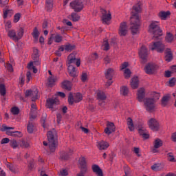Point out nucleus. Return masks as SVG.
Instances as JSON below:
<instances>
[{"label": "nucleus", "mask_w": 176, "mask_h": 176, "mask_svg": "<svg viewBox=\"0 0 176 176\" xmlns=\"http://www.w3.org/2000/svg\"><path fill=\"white\" fill-rule=\"evenodd\" d=\"M116 128L115 127V124L113 122H108L107 124V127L104 129L105 134L107 135H111V133H115Z\"/></svg>", "instance_id": "nucleus-14"}, {"label": "nucleus", "mask_w": 176, "mask_h": 176, "mask_svg": "<svg viewBox=\"0 0 176 176\" xmlns=\"http://www.w3.org/2000/svg\"><path fill=\"white\" fill-rule=\"evenodd\" d=\"M34 164L33 161H30L28 164L29 170H32V168H34Z\"/></svg>", "instance_id": "nucleus-64"}, {"label": "nucleus", "mask_w": 176, "mask_h": 176, "mask_svg": "<svg viewBox=\"0 0 176 176\" xmlns=\"http://www.w3.org/2000/svg\"><path fill=\"white\" fill-rule=\"evenodd\" d=\"M62 89H65V90L70 91L71 89H72V83L69 80L63 81L62 82Z\"/></svg>", "instance_id": "nucleus-24"}, {"label": "nucleus", "mask_w": 176, "mask_h": 176, "mask_svg": "<svg viewBox=\"0 0 176 176\" xmlns=\"http://www.w3.org/2000/svg\"><path fill=\"white\" fill-rule=\"evenodd\" d=\"M160 146H163V141L160 139H156L154 142V148L157 149V148H160Z\"/></svg>", "instance_id": "nucleus-40"}, {"label": "nucleus", "mask_w": 176, "mask_h": 176, "mask_svg": "<svg viewBox=\"0 0 176 176\" xmlns=\"http://www.w3.org/2000/svg\"><path fill=\"white\" fill-rule=\"evenodd\" d=\"M126 123L130 131H134V124L133 123V119H131V118H128L126 119Z\"/></svg>", "instance_id": "nucleus-33"}, {"label": "nucleus", "mask_w": 176, "mask_h": 176, "mask_svg": "<svg viewBox=\"0 0 176 176\" xmlns=\"http://www.w3.org/2000/svg\"><path fill=\"white\" fill-rule=\"evenodd\" d=\"M53 40H54V34H51V36L48 38V45H52Z\"/></svg>", "instance_id": "nucleus-63"}, {"label": "nucleus", "mask_w": 176, "mask_h": 176, "mask_svg": "<svg viewBox=\"0 0 176 176\" xmlns=\"http://www.w3.org/2000/svg\"><path fill=\"white\" fill-rule=\"evenodd\" d=\"M175 82H176L175 78H172L170 80H169V85L170 87L175 86Z\"/></svg>", "instance_id": "nucleus-59"}, {"label": "nucleus", "mask_w": 176, "mask_h": 176, "mask_svg": "<svg viewBox=\"0 0 176 176\" xmlns=\"http://www.w3.org/2000/svg\"><path fill=\"white\" fill-rule=\"evenodd\" d=\"M70 16L72 17V21L76 22V21H79V20H80V16H79V14H78L76 12L72 13Z\"/></svg>", "instance_id": "nucleus-42"}, {"label": "nucleus", "mask_w": 176, "mask_h": 176, "mask_svg": "<svg viewBox=\"0 0 176 176\" xmlns=\"http://www.w3.org/2000/svg\"><path fill=\"white\" fill-rule=\"evenodd\" d=\"M160 98V94L155 93L154 98H146L144 100V107L146 111L148 112H153L155 111V108L156 107V100Z\"/></svg>", "instance_id": "nucleus-4"}, {"label": "nucleus", "mask_w": 176, "mask_h": 176, "mask_svg": "<svg viewBox=\"0 0 176 176\" xmlns=\"http://www.w3.org/2000/svg\"><path fill=\"white\" fill-rule=\"evenodd\" d=\"M103 46V50L106 52H107V50H109V43L107 41L104 42Z\"/></svg>", "instance_id": "nucleus-57"}, {"label": "nucleus", "mask_w": 176, "mask_h": 176, "mask_svg": "<svg viewBox=\"0 0 176 176\" xmlns=\"http://www.w3.org/2000/svg\"><path fill=\"white\" fill-rule=\"evenodd\" d=\"M82 100H83V96L81 95L80 93L76 94L74 96V95H72V94H69L68 102L69 105H73L74 102H76V104L78 102H80Z\"/></svg>", "instance_id": "nucleus-7"}, {"label": "nucleus", "mask_w": 176, "mask_h": 176, "mask_svg": "<svg viewBox=\"0 0 176 176\" xmlns=\"http://www.w3.org/2000/svg\"><path fill=\"white\" fill-rule=\"evenodd\" d=\"M133 10L131 12V31L133 35L138 34V30H140V16L138 13L141 12V6L140 5H135L133 7Z\"/></svg>", "instance_id": "nucleus-1"}, {"label": "nucleus", "mask_w": 176, "mask_h": 176, "mask_svg": "<svg viewBox=\"0 0 176 176\" xmlns=\"http://www.w3.org/2000/svg\"><path fill=\"white\" fill-rule=\"evenodd\" d=\"M11 112L13 115H19V113H20V109L19 107H12L11 109Z\"/></svg>", "instance_id": "nucleus-52"}, {"label": "nucleus", "mask_w": 176, "mask_h": 176, "mask_svg": "<svg viewBox=\"0 0 176 176\" xmlns=\"http://www.w3.org/2000/svg\"><path fill=\"white\" fill-rule=\"evenodd\" d=\"M92 171L96 174V175L98 176H104V174L102 173V169H101V168L99 167L98 165L97 164H94L92 165Z\"/></svg>", "instance_id": "nucleus-20"}, {"label": "nucleus", "mask_w": 176, "mask_h": 176, "mask_svg": "<svg viewBox=\"0 0 176 176\" xmlns=\"http://www.w3.org/2000/svg\"><path fill=\"white\" fill-rule=\"evenodd\" d=\"M97 97H98V100H100V101H104L107 100V95H105V93L101 91H99L97 93Z\"/></svg>", "instance_id": "nucleus-34"}, {"label": "nucleus", "mask_w": 176, "mask_h": 176, "mask_svg": "<svg viewBox=\"0 0 176 176\" xmlns=\"http://www.w3.org/2000/svg\"><path fill=\"white\" fill-rule=\"evenodd\" d=\"M166 42L171 43L174 41V36L171 33H168L165 37Z\"/></svg>", "instance_id": "nucleus-43"}, {"label": "nucleus", "mask_w": 176, "mask_h": 176, "mask_svg": "<svg viewBox=\"0 0 176 176\" xmlns=\"http://www.w3.org/2000/svg\"><path fill=\"white\" fill-rule=\"evenodd\" d=\"M21 148H30V143L25 140H22L20 143Z\"/></svg>", "instance_id": "nucleus-48"}, {"label": "nucleus", "mask_w": 176, "mask_h": 176, "mask_svg": "<svg viewBox=\"0 0 176 176\" xmlns=\"http://www.w3.org/2000/svg\"><path fill=\"white\" fill-rule=\"evenodd\" d=\"M60 100L57 98H52L47 100V107L50 109H53L54 105H58Z\"/></svg>", "instance_id": "nucleus-16"}, {"label": "nucleus", "mask_w": 176, "mask_h": 176, "mask_svg": "<svg viewBox=\"0 0 176 176\" xmlns=\"http://www.w3.org/2000/svg\"><path fill=\"white\" fill-rule=\"evenodd\" d=\"M150 49L151 50H157L158 53H163V52H164L165 46L162 42L157 41L153 43V44L150 45Z\"/></svg>", "instance_id": "nucleus-8"}, {"label": "nucleus", "mask_w": 176, "mask_h": 176, "mask_svg": "<svg viewBox=\"0 0 176 176\" xmlns=\"http://www.w3.org/2000/svg\"><path fill=\"white\" fill-rule=\"evenodd\" d=\"M8 16L12 17L13 16V10L9 9L3 10V19H7Z\"/></svg>", "instance_id": "nucleus-35"}, {"label": "nucleus", "mask_w": 176, "mask_h": 176, "mask_svg": "<svg viewBox=\"0 0 176 176\" xmlns=\"http://www.w3.org/2000/svg\"><path fill=\"white\" fill-rule=\"evenodd\" d=\"M97 146L100 151L108 149V147L109 146V144L105 141H100L97 142Z\"/></svg>", "instance_id": "nucleus-22"}, {"label": "nucleus", "mask_w": 176, "mask_h": 176, "mask_svg": "<svg viewBox=\"0 0 176 176\" xmlns=\"http://www.w3.org/2000/svg\"><path fill=\"white\" fill-rule=\"evenodd\" d=\"M139 56L143 61L146 60V57H148V50L146 49V47L144 45L142 46L139 51Z\"/></svg>", "instance_id": "nucleus-18"}, {"label": "nucleus", "mask_w": 176, "mask_h": 176, "mask_svg": "<svg viewBox=\"0 0 176 176\" xmlns=\"http://www.w3.org/2000/svg\"><path fill=\"white\" fill-rule=\"evenodd\" d=\"M131 87L133 89H138V77H134L132 78Z\"/></svg>", "instance_id": "nucleus-32"}, {"label": "nucleus", "mask_w": 176, "mask_h": 176, "mask_svg": "<svg viewBox=\"0 0 176 176\" xmlns=\"http://www.w3.org/2000/svg\"><path fill=\"white\" fill-rule=\"evenodd\" d=\"M54 83H56V78H54V77H52L50 76L48 78V85L50 87H52V86H54Z\"/></svg>", "instance_id": "nucleus-49"}, {"label": "nucleus", "mask_w": 176, "mask_h": 176, "mask_svg": "<svg viewBox=\"0 0 176 176\" xmlns=\"http://www.w3.org/2000/svg\"><path fill=\"white\" fill-rule=\"evenodd\" d=\"M7 168H9L10 171L13 173L14 174H16V173H19V168L17 167V166L13 165L12 164H8Z\"/></svg>", "instance_id": "nucleus-27"}, {"label": "nucleus", "mask_w": 176, "mask_h": 176, "mask_svg": "<svg viewBox=\"0 0 176 176\" xmlns=\"http://www.w3.org/2000/svg\"><path fill=\"white\" fill-rule=\"evenodd\" d=\"M120 93L122 96H127V94H129V88L126 86L121 87Z\"/></svg>", "instance_id": "nucleus-46"}, {"label": "nucleus", "mask_w": 176, "mask_h": 176, "mask_svg": "<svg viewBox=\"0 0 176 176\" xmlns=\"http://www.w3.org/2000/svg\"><path fill=\"white\" fill-rule=\"evenodd\" d=\"M145 98V89L140 88L138 90V100L140 102H142Z\"/></svg>", "instance_id": "nucleus-21"}, {"label": "nucleus", "mask_w": 176, "mask_h": 176, "mask_svg": "<svg viewBox=\"0 0 176 176\" xmlns=\"http://www.w3.org/2000/svg\"><path fill=\"white\" fill-rule=\"evenodd\" d=\"M81 80H82V82H86V80H87V73L82 74Z\"/></svg>", "instance_id": "nucleus-61"}, {"label": "nucleus", "mask_w": 176, "mask_h": 176, "mask_svg": "<svg viewBox=\"0 0 176 176\" xmlns=\"http://www.w3.org/2000/svg\"><path fill=\"white\" fill-rule=\"evenodd\" d=\"M10 146H12V148H13V149H16V148L19 147V144H17V141H16L15 140H11L10 142Z\"/></svg>", "instance_id": "nucleus-50"}, {"label": "nucleus", "mask_w": 176, "mask_h": 176, "mask_svg": "<svg viewBox=\"0 0 176 176\" xmlns=\"http://www.w3.org/2000/svg\"><path fill=\"white\" fill-rule=\"evenodd\" d=\"M0 94L1 96H6V87L3 84L0 85Z\"/></svg>", "instance_id": "nucleus-47"}, {"label": "nucleus", "mask_w": 176, "mask_h": 176, "mask_svg": "<svg viewBox=\"0 0 176 176\" xmlns=\"http://www.w3.org/2000/svg\"><path fill=\"white\" fill-rule=\"evenodd\" d=\"M39 30H38V28L35 27L33 29V32L32 33V35L34 38V39H35V41H38V38H39Z\"/></svg>", "instance_id": "nucleus-36"}, {"label": "nucleus", "mask_w": 176, "mask_h": 176, "mask_svg": "<svg viewBox=\"0 0 176 176\" xmlns=\"http://www.w3.org/2000/svg\"><path fill=\"white\" fill-rule=\"evenodd\" d=\"M164 168V165L162 163L155 164L151 166V169L153 171H160V170H163Z\"/></svg>", "instance_id": "nucleus-28"}, {"label": "nucleus", "mask_w": 176, "mask_h": 176, "mask_svg": "<svg viewBox=\"0 0 176 176\" xmlns=\"http://www.w3.org/2000/svg\"><path fill=\"white\" fill-rule=\"evenodd\" d=\"M68 67V71L70 76H72L73 78H76L78 76V74L76 73V68L74 67L72 65H67Z\"/></svg>", "instance_id": "nucleus-23"}, {"label": "nucleus", "mask_w": 176, "mask_h": 176, "mask_svg": "<svg viewBox=\"0 0 176 176\" xmlns=\"http://www.w3.org/2000/svg\"><path fill=\"white\" fill-rule=\"evenodd\" d=\"M68 62L67 65H72V64H76L77 67H80V59H77L75 54H70L68 57Z\"/></svg>", "instance_id": "nucleus-10"}, {"label": "nucleus", "mask_w": 176, "mask_h": 176, "mask_svg": "<svg viewBox=\"0 0 176 176\" xmlns=\"http://www.w3.org/2000/svg\"><path fill=\"white\" fill-rule=\"evenodd\" d=\"M47 12H52L53 9V0H46Z\"/></svg>", "instance_id": "nucleus-37"}, {"label": "nucleus", "mask_w": 176, "mask_h": 176, "mask_svg": "<svg viewBox=\"0 0 176 176\" xmlns=\"http://www.w3.org/2000/svg\"><path fill=\"white\" fill-rule=\"evenodd\" d=\"M170 14H171L170 11H167V12L162 11L158 14V16L161 19V20H166V19H167V17H168Z\"/></svg>", "instance_id": "nucleus-29"}, {"label": "nucleus", "mask_w": 176, "mask_h": 176, "mask_svg": "<svg viewBox=\"0 0 176 176\" xmlns=\"http://www.w3.org/2000/svg\"><path fill=\"white\" fill-rule=\"evenodd\" d=\"M138 131H139L140 135H143L147 132L146 129L144 126V124H142L141 125H138Z\"/></svg>", "instance_id": "nucleus-39"}, {"label": "nucleus", "mask_w": 176, "mask_h": 176, "mask_svg": "<svg viewBox=\"0 0 176 176\" xmlns=\"http://www.w3.org/2000/svg\"><path fill=\"white\" fill-rule=\"evenodd\" d=\"M27 130L30 134H32V133H34V124H32V122L28 123Z\"/></svg>", "instance_id": "nucleus-45"}, {"label": "nucleus", "mask_w": 176, "mask_h": 176, "mask_svg": "<svg viewBox=\"0 0 176 176\" xmlns=\"http://www.w3.org/2000/svg\"><path fill=\"white\" fill-rule=\"evenodd\" d=\"M72 155V151L69 150L68 153L67 152H63L60 155V159L61 160H68L69 159V156Z\"/></svg>", "instance_id": "nucleus-26"}, {"label": "nucleus", "mask_w": 176, "mask_h": 176, "mask_svg": "<svg viewBox=\"0 0 176 176\" xmlns=\"http://www.w3.org/2000/svg\"><path fill=\"white\" fill-rule=\"evenodd\" d=\"M168 101H170V96H164L161 100L162 107H167L168 104Z\"/></svg>", "instance_id": "nucleus-30"}, {"label": "nucleus", "mask_w": 176, "mask_h": 176, "mask_svg": "<svg viewBox=\"0 0 176 176\" xmlns=\"http://www.w3.org/2000/svg\"><path fill=\"white\" fill-rule=\"evenodd\" d=\"M14 128L13 127H8L6 125H2V127L1 129V131H6V130H13Z\"/></svg>", "instance_id": "nucleus-60"}, {"label": "nucleus", "mask_w": 176, "mask_h": 176, "mask_svg": "<svg viewBox=\"0 0 176 176\" xmlns=\"http://www.w3.org/2000/svg\"><path fill=\"white\" fill-rule=\"evenodd\" d=\"M125 74V78L127 79L130 78V75H131V71H130V69H126L124 71Z\"/></svg>", "instance_id": "nucleus-56"}, {"label": "nucleus", "mask_w": 176, "mask_h": 176, "mask_svg": "<svg viewBox=\"0 0 176 176\" xmlns=\"http://www.w3.org/2000/svg\"><path fill=\"white\" fill-rule=\"evenodd\" d=\"M165 60L167 61V63H170V61L173 60V52H171L170 49L167 50L165 55Z\"/></svg>", "instance_id": "nucleus-31"}, {"label": "nucleus", "mask_w": 176, "mask_h": 176, "mask_svg": "<svg viewBox=\"0 0 176 176\" xmlns=\"http://www.w3.org/2000/svg\"><path fill=\"white\" fill-rule=\"evenodd\" d=\"M47 138L50 152L52 153L56 152L58 140L57 131L56 129H53L52 131H49L47 133Z\"/></svg>", "instance_id": "nucleus-2"}, {"label": "nucleus", "mask_w": 176, "mask_h": 176, "mask_svg": "<svg viewBox=\"0 0 176 176\" xmlns=\"http://www.w3.org/2000/svg\"><path fill=\"white\" fill-rule=\"evenodd\" d=\"M78 164L81 168L80 173L77 174V176H85V174L87 173V164L86 162V158L81 157L78 160Z\"/></svg>", "instance_id": "nucleus-6"}, {"label": "nucleus", "mask_w": 176, "mask_h": 176, "mask_svg": "<svg viewBox=\"0 0 176 176\" xmlns=\"http://www.w3.org/2000/svg\"><path fill=\"white\" fill-rule=\"evenodd\" d=\"M54 41L56 43H60L63 42V37L60 34H56L54 36Z\"/></svg>", "instance_id": "nucleus-44"}, {"label": "nucleus", "mask_w": 176, "mask_h": 176, "mask_svg": "<svg viewBox=\"0 0 176 176\" xmlns=\"http://www.w3.org/2000/svg\"><path fill=\"white\" fill-rule=\"evenodd\" d=\"M157 66L153 63H148L144 67V71L146 74L148 75H152V74H155V71H156Z\"/></svg>", "instance_id": "nucleus-15"}, {"label": "nucleus", "mask_w": 176, "mask_h": 176, "mask_svg": "<svg viewBox=\"0 0 176 176\" xmlns=\"http://www.w3.org/2000/svg\"><path fill=\"white\" fill-rule=\"evenodd\" d=\"M120 36H126L127 35V24L126 22L121 23L119 30Z\"/></svg>", "instance_id": "nucleus-19"}, {"label": "nucleus", "mask_w": 176, "mask_h": 176, "mask_svg": "<svg viewBox=\"0 0 176 176\" xmlns=\"http://www.w3.org/2000/svg\"><path fill=\"white\" fill-rule=\"evenodd\" d=\"M148 124L149 129H151V130H153V131H158L159 128L160 127L159 122H157V120H156V119L155 118L150 119L148 120Z\"/></svg>", "instance_id": "nucleus-11"}, {"label": "nucleus", "mask_w": 176, "mask_h": 176, "mask_svg": "<svg viewBox=\"0 0 176 176\" xmlns=\"http://www.w3.org/2000/svg\"><path fill=\"white\" fill-rule=\"evenodd\" d=\"M104 75L106 79H112L115 75V72L113 71V69L109 68L107 70H106Z\"/></svg>", "instance_id": "nucleus-25"}, {"label": "nucleus", "mask_w": 176, "mask_h": 176, "mask_svg": "<svg viewBox=\"0 0 176 176\" xmlns=\"http://www.w3.org/2000/svg\"><path fill=\"white\" fill-rule=\"evenodd\" d=\"M59 175L61 176H67L68 175V170L67 169H62L60 170Z\"/></svg>", "instance_id": "nucleus-54"}, {"label": "nucleus", "mask_w": 176, "mask_h": 176, "mask_svg": "<svg viewBox=\"0 0 176 176\" xmlns=\"http://www.w3.org/2000/svg\"><path fill=\"white\" fill-rule=\"evenodd\" d=\"M20 17H21V15L19 13L16 14L14 16V22L19 23V21L20 20Z\"/></svg>", "instance_id": "nucleus-55"}, {"label": "nucleus", "mask_w": 176, "mask_h": 176, "mask_svg": "<svg viewBox=\"0 0 176 176\" xmlns=\"http://www.w3.org/2000/svg\"><path fill=\"white\" fill-rule=\"evenodd\" d=\"M23 35H24V29L23 28H20L17 33L14 30H9L8 31V36L14 41V42H19L21 38H23Z\"/></svg>", "instance_id": "nucleus-5"}, {"label": "nucleus", "mask_w": 176, "mask_h": 176, "mask_svg": "<svg viewBox=\"0 0 176 176\" xmlns=\"http://www.w3.org/2000/svg\"><path fill=\"white\" fill-rule=\"evenodd\" d=\"M148 32L153 35V39H160V36L163 35V31L160 28L159 21H152L148 25Z\"/></svg>", "instance_id": "nucleus-3"}, {"label": "nucleus", "mask_w": 176, "mask_h": 176, "mask_svg": "<svg viewBox=\"0 0 176 176\" xmlns=\"http://www.w3.org/2000/svg\"><path fill=\"white\" fill-rule=\"evenodd\" d=\"M167 157L169 162H175V158L174 157V154H173V153H167Z\"/></svg>", "instance_id": "nucleus-51"}, {"label": "nucleus", "mask_w": 176, "mask_h": 176, "mask_svg": "<svg viewBox=\"0 0 176 176\" xmlns=\"http://www.w3.org/2000/svg\"><path fill=\"white\" fill-rule=\"evenodd\" d=\"M25 97H31L32 101H36L38 100V91L26 90Z\"/></svg>", "instance_id": "nucleus-17"}, {"label": "nucleus", "mask_w": 176, "mask_h": 176, "mask_svg": "<svg viewBox=\"0 0 176 176\" xmlns=\"http://www.w3.org/2000/svg\"><path fill=\"white\" fill-rule=\"evenodd\" d=\"M70 7L74 10V12L79 13L83 10V3L79 0H75L70 3Z\"/></svg>", "instance_id": "nucleus-9"}, {"label": "nucleus", "mask_w": 176, "mask_h": 176, "mask_svg": "<svg viewBox=\"0 0 176 176\" xmlns=\"http://www.w3.org/2000/svg\"><path fill=\"white\" fill-rule=\"evenodd\" d=\"M10 142V140L8 138H3L1 141V144H9V142Z\"/></svg>", "instance_id": "nucleus-62"}, {"label": "nucleus", "mask_w": 176, "mask_h": 176, "mask_svg": "<svg viewBox=\"0 0 176 176\" xmlns=\"http://www.w3.org/2000/svg\"><path fill=\"white\" fill-rule=\"evenodd\" d=\"M75 45H71L69 43L65 45V49L66 52H72V50H75Z\"/></svg>", "instance_id": "nucleus-41"}, {"label": "nucleus", "mask_w": 176, "mask_h": 176, "mask_svg": "<svg viewBox=\"0 0 176 176\" xmlns=\"http://www.w3.org/2000/svg\"><path fill=\"white\" fill-rule=\"evenodd\" d=\"M41 124H43V127H45L46 123V114L43 113L41 120Z\"/></svg>", "instance_id": "nucleus-53"}, {"label": "nucleus", "mask_w": 176, "mask_h": 176, "mask_svg": "<svg viewBox=\"0 0 176 176\" xmlns=\"http://www.w3.org/2000/svg\"><path fill=\"white\" fill-rule=\"evenodd\" d=\"M8 135H11L12 137H21V132L20 131H7Z\"/></svg>", "instance_id": "nucleus-38"}, {"label": "nucleus", "mask_w": 176, "mask_h": 176, "mask_svg": "<svg viewBox=\"0 0 176 176\" xmlns=\"http://www.w3.org/2000/svg\"><path fill=\"white\" fill-rule=\"evenodd\" d=\"M100 12L102 14V20L103 21V23L104 24H108V21H109L111 20V19H112V16L111 15V12H107V10L101 8L100 9Z\"/></svg>", "instance_id": "nucleus-13"}, {"label": "nucleus", "mask_w": 176, "mask_h": 176, "mask_svg": "<svg viewBox=\"0 0 176 176\" xmlns=\"http://www.w3.org/2000/svg\"><path fill=\"white\" fill-rule=\"evenodd\" d=\"M32 58L34 61V65H41V58H39V50L37 48H33Z\"/></svg>", "instance_id": "nucleus-12"}, {"label": "nucleus", "mask_w": 176, "mask_h": 176, "mask_svg": "<svg viewBox=\"0 0 176 176\" xmlns=\"http://www.w3.org/2000/svg\"><path fill=\"white\" fill-rule=\"evenodd\" d=\"M56 118H57V123H58V124H60V122H61V120L63 119V116L61 115V113H58L56 114Z\"/></svg>", "instance_id": "nucleus-58"}]
</instances>
